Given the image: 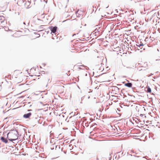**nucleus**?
<instances>
[{"label": "nucleus", "instance_id": "nucleus-1", "mask_svg": "<svg viewBox=\"0 0 160 160\" xmlns=\"http://www.w3.org/2000/svg\"><path fill=\"white\" fill-rule=\"evenodd\" d=\"M7 138L10 141H14L18 139V132L14 130L11 131L7 134Z\"/></svg>", "mask_w": 160, "mask_h": 160}, {"label": "nucleus", "instance_id": "nucleus-8", "mask_svg": "<svg viewBox=\"0 0 160 160\" xmlns=\"http://www.w3.org/2000/svg\"><path fill=\"white\" fill-rule=\"evenodd\" d=\"M143 45L142 44H140L138 45H137V46L139 48H140V49H141L142 48Z\"/></svg>", "mask_w": 160, "mask_h": 160}, {"label": "nucleus", "instance_id": "nucleus-4", "mask_svg": "<svg viewBox=\"0 0 160 160\" xmlns=\"http://www.w3.org/2000/svg\"><path fill=\"white\" fill-rule=\"evenodd\" d=\"M31 115V113L30 112L28 113L27 114H26L24 115L23 117L25 118H28Z\"/></svg>", "mask_w": 160, "mask_h": 160}, {"label": "nucleus", "instance_id": "nucleus-15", "mask_svg": "<svg viewBox=\"0 0 160 160\" xmlns=\"http://www.w3.org/2000/svg\"><path fill=\"white\" fill-rule=\"evenodd\" d=\"M76 35V34H74L73 35V36H74V35Z\"/></svg>", "mask_w": 160, "mask_h": 160}, {"label": "nucleus", "instance_id": "nucleus-13", "mask_svg": "<svg viewBox=\"0 0 160 160\" xmlns=\"http://www.w3.org/2000/svg\"><path fill=\"white\" fill-rule=\"evenodd\" d=\"M43 30V29H40V30H38V31H42V30Z\"/></svg>", "mask_w": 160, "mask_h": 160}, {"label": "nucleus", "instance_id": "nucleus-14", "mask_svg": "<svg viewBox=\"0 0 160 160\" xmlns=\"http://www.w3.org/2000/svg\"><path fill=\"white\" fill-rule=\"evenodd\" d=\"M137 48H138V50H140V48H139V47H137Z\"/></svg>", "mask_w": 160, "mask_h": 160}, {"label": "nucleus", "instance_id": "nucleus-12", "mask_svg": "<svg viewBox=\"0 0 160 160\" xmlns=\"http://www.w3.org/2000/svg\"><path fill=\"white\" fill-rule=\"evenodd\" d=\"M80 30H79L78 32H77L76 33V34H78L80 31Z\"/></svg>", "mask_w": 160, "mask_h": 160}, {"label": "nucleus", "instance_id": "nucleus-2", "mask_svg": "<svg viewBox=\"0 0 160 160\" xmlns=\"http://www.w3.org/2000/svg\"><path fill=\"white\" fill-rule=\"evenodd\" d=\"M49 28L51 31V33H55L57 29V27L56 26L54 27L51 26L49 27Z\"/></svg>", "mask_w": 160, "mask_h": 160}, {"label": "nucleus", "instance_id": "nucleus-10", "mask_svg": "<svg viewBox=\"0 0 160 160\" xmlns=\"http://www.w3.org/2000/svg\"><path fill=\"white\" fill-rule=\"evenodd\" d=\"M147 92H151V90L149 87H147Z\"/></svg>", "mask_w": 160, "mask_h": 160}, {"label": "nucleus", "instance_id": "nucleus-7", "mask_svg": "<svg viewBox=\"0 0 160 160\" xmlns=\"http://www.w3.org/2000/svg\"><path fill=\"white\" fill-rule=\"evenodd\" d=\"M125 86L129 88H131L132 87V84L131 83H126L124 84Z\"/></svg>", "mask_w": 160, "mask_h": 160}, {"label": "nucleus", "instance_id": "nucleus-9", "mask_svg": "<svg viewBox=\"0 0 160 160\" xmlns=\"http://www.w3.org/2000/svg\"><path fill=\"white\" fill-rule=\"evenodd\" d=\"M142 67H144L145 68H147L148 67V65L147 62H145L144 63V64L142 66Z\"/></svg>", "mask_w": 160, "mask_h": 160}, {"label": "nucleus", "instance_id": "nucleus-11", "mask_svg": "<svg viewBox=\"0 0 160 160\" xmlns=\"http://www.w3.org/2000/svg\"><path fill=\"white\" fill-rule=\"evenodd\" d=\"M40 21H39V20H38V21H37L36 22V24H37V25H40V24H39V22H40Z\"/></svg>", "mask_w": 160, "mask_h": 160}, {"label": "nucleus", "instance_id": "nucleus-3", "mask_svg": "<svg viewBox=\"0 0 160 160\" xmlns=\"http://www.w3.org/2000/svg\"><path fill=\"white\" fill-rule=\"evenodd\" d=\"M59 7L60 9H64L67 7V5L65 3L62 2L59 4Z\"/></svg>", "mask_w": 160, "mask_h": 160}, {"label": "nucleus", "instance_id": "nucleus-5", "mask_svg": "<svg viewBox=\"0 0 160 160\" xmlns=\"http://www.w3.org/2000/svg\"><path fill=\"white\" fill-rule=\"evenodd\" d=\"M1 141L4 143H6L8 142V140L3 137H1Z\"/></svg>", "mask_w": 160, "mask_h": 160}, {"label": "nucleus", "instance_id": "nucleus-6", "mask_svg": "<svg viewBox=\"0 0 160 160\" xmlns=\"http://www.w3.org/2000/svg\"><path fill=\"white\" fill-rule=\"evenodd\" d=\"M5 18L4 17L1 16H0V22L2 23L5 21Z\"/></svg>", "mask_w": 160, "mask_h": 160}]
</instances>
